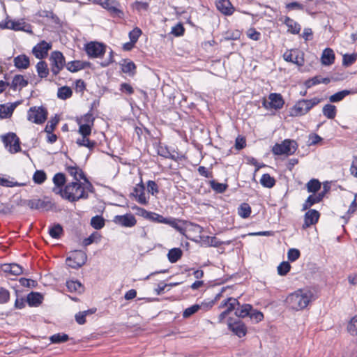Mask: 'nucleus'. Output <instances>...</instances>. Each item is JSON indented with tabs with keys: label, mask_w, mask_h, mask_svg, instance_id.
Returning <instances> with one entry per match:
<instances>
[{
	"label": "nucleus",
	"mask_w": 357,
	"mask_h": 357,
	"mask_svg": "<svg viewBox=\"0 0 357 357\" xmlns=\"http://www.w3.org/2000/svg\"><path fill=\"white\" fill-rule=\"evenodd\" d=\"M291 266L289 262L283 261L278 266V273L280 275H285L290 271Z\"/></svg>",
	"instance_id": "55"
},
{
	"label": "nucleus",
	"mask_w": 357,
	"mask_h": 357,
	"mask_svg": "<svg viewBox=\"0 0 357 357\" xmlns=\"http://www.w3.org/2000/svg\"><path fill=\"white\" fill-rule=\"evenodd\" d=\"M238 213L243 218H247L251 213V207L248 203H243L238 208Z\"/></svg>",
	"instance_id": "41"
},
{
	"label": "nucleus",
	"mask_w": 357,
	"mask_h": 357,
	"mask_svg": "<svg viewBox=\"0 0 357 357\" xmlns=\"http://www.w3.org/2000/svg\"><path fill=\"white\" fill-rule=\"evenodd\" d=\"M72 89L68 86H62L58 89L57 96L61 100H66L72 96Z\"/></svg>",
	"instance_id": "39"
},
{
	"label": "nucleus",
	"mask_w": 357,
	"mask_h": 357,
	"mask_svg": "<svg viewBox=\"0 0 357 357\" xmlns=\"http://www.w3.org/2000/svg\"><path fill=\"white\" fill-rule=\"evenodd\" d=\"M66 287L70 292H75L80 294L84 291V285L78 280L67 281Z\"/></svg>",
	"instance_id": "26"
},
{
	"label": "nucleus",
	"mask_w": 357,
	"mask_h": 357,
	"mask_svg": "<svg viewBox=\"0 0 357 357\" xmlns=\"http://www.w3.org/2000/svg\"><path fill=\"white\" fill-rule=\"evenodd\" d=\"M63 227L60 224H54L49 229L50 235L54 238H59L63 234Z\"/></svg>",
	"instance_id": "40"
},
{
	"label": "nucleus",
	"mask_w": 357,
	"mask_h": 357,
	"mask_svg": "<svg viewBox=\"0 0 357 357\" xmlns=\"http://www.w3.org/2000/svg\"><path fill=\"white\" fill-rule=\"evenodd\" d=\"M141 34L142 30L138 27H135L129 33L130 40L132 41V43H136Z\"/></svg>",
	"instance_id": "58"
},
{
	"label": "nucleus",
	"mask_w": 357,
	"mask_h": 357,
	"mask_svg": "<svg viewBox=\"0 0 357 357\" xmlns=\"http://www.w3.org/2000/svg\"><path fill=\"white\" fill-rule=\"evenodd\" d=\"M323 114L329 119H333L336 116V107L331 104H326L323 107Z\"/></svg>",
	"instance_id": "35"
},
{
	"label": "nucleus",
	"mask_w": 357,
	"mask_h": 357,
	"mask_svg": "<svg viewBox=\"0 0 357 357\" xmlns=\"http://www.w3.org/2000/svg\"><path fill=\"white\" fill-rule=\"evenodd\" d=\"M347 331L350 335H357V314L352 317L348 323Z\"/></svg>",
	"instance_id": "46"
},
{
	"label": "nucleus",
	"mask_w": 357,
	"mask_h": 357,
	"mask_svg": "<svg viewBox=\"0 0 357 357\" xmlns=\"http://www.w3.org/2000/svg\"><path fill=\"white\" fill-rule=\"evenodd\" d=\"M283 58L286 61L293 63L298 66L304 65V54L298 50H291L285 52Z\"/></svg>",
	"instance_id": "12"
},
{
	"label": "nucleus",
	"mask_w": 357,
	"mask_h": 357,
	"mask_svg": "<svg viewBox=\"0 0 357 357\" xmlns=\"http://www.w3.org/2000/svg\"><path fill=\"white\" fill-rule=\"evenodd\" d=\"M321 100L314 98L310 100H300L291 108L290 116H300L307 114L314 106L318 105Z\"/></svg>",
	"instance_id": "4"
},
{
	"label": "nucleus",
	"mask_w": 357,
	"mask_h": 357,
	"mask_svg": "<svg viewBox=\"0 0 357 357\" xmlns=\"http://www.w3.org/2000/svg\"><path fill=\"white\" fill-rule=\"evenodd\" d=\"M47 111L43 107H32L28 110L27 119L36 124L43 123L47 118Z\"/></svg>",
	"instance_id": "6"
},
{
	"label": "nucleus",
	"mask_w": 357,
	"mask_h": 357,
	"mask_svg": "<svg viewBox=\"0 0 357 357\" xmlns=\"http://www.w3.org/2000/svg\"><path fill=\"white\" fill-rule=\"evenodd\" d=\"M216 7L218 10L226 15H231L234 9L229 0H218Z\"/></svg>",
	"instance_id": "19"
},
{
	"label": "nucleus",
	"mask_w": 357,
	"mask_h": 357,
	"mask_svg": "<svg viewBox=\"0 0 357 357\" xmlns=\"http://www.w3.org/2000/svg\"><path fill=\"white\" fill-rule=\"evenodd\" d=\"M2 142L10 153H15L21 151L19 137L14 132H9L1 136Z\"/></svg>",
	"instance_id": "9"
},
{
	"label": "nucleus",
	"mask_w": 357,
	"mask_h": 357,
	"mask_svg": "<svg viewBox=\"0 0 357 357\" xmlns=\"http://www.w3.org/2000/svg\"><path fill=\"white\" fill-rule=\"evenodd\" d=\"M211 188L217 193H223L227 188L228 185L226 183H220L215 180L209 182Z\"/></svg>",
	"instance_id": "43"
},
{
	"label": "nucleus",
	"mask_w": 357,
	"mask_h": 357,
	"mask_svg": "<svg viewBox=\"0 0 357 357\" xmlns=\"http://www.w3.org/2000/svg\"><path fill=\"white\" fill-rule=\"evenodd\" d=\"M260 183L264 187L271 188L275 185V180L273 177L271 176L270 174H264L260 179Z\"/></svg>",
	"instance_id": "36"
},
{
	"label": "nucleus",
	"mask_w": 357,
	"mask_h": 357,
	"mask_svg": "<svg viewBox=\"0 0 357 357\" xmlns=\"http://www.w3.org/2000/svg\"><path fill=\"white\" fill-rule=\"evenodd\" d=\"M53 182L55 185L54 188H59L61 189V187L66 183V177L63 173H57L54 175L53 178Z\"/></svg>",
	"instance_id": "47"
},
{
	"label": "nucleus",
	"mask_w": 357,
	"mask_h": 357,
	"mask_svg": "<svg viewBox=\"0 0 357 357\" xmlns=\"http://www.w3.org/2000/svg\"><path fill=\"white\" fill-rule=\"evenodd\" d=\"M301 255V252L298 249L291 248L287 253L288 259L291 261H295Z\"/></svg>",
	"instance_id": "59"
},
{
	"label": "nucleus",
	"mask_w": 357,
	"mask_h": 357,
	"mask_svg": "<svg viewBox=\"0 0 357 357\" xmlns=\"http://www.w3.org/2000/svg\"><path fill=\"white\" fill-rule=\"evenodd\" d=\"M357 56L353 54H344L343 56L342 64L344 66H349L352 65L356 60Z\"/></svg>",
	"instance_id": "56"
},
{
	"label": "nucleus",
	"mask_w": 357,
	"mask_h": 357,
	"mask_svg": "<svg viewBox=\"0 0 357 357\" xmlns=\"http://www.w3.org/2000/svg\"><path fill=\"white\" fill-rule=\"evenodd\" d=\"M43 299V296L38 292H31L27 295L26 302L30 306H37L40 305Z\"/></svg>",
	"instance_id": "27"
},
{
	"label": "nucleus",
	"mask_w": 357,
	"mask_h": 357,
	"mask_svg": "<svg viewBox=\"0 0 357 357\" xmlns=\"http://www.w3.org/2000/svg\"><path fill=\"white\" fill-rule=\"evenodd\" d=\"M268 99L269 101L264 99L262 102V105L266 109L273 108L276 110L280 109L283 107L284 104L282 96L280 93H271L268 96Z\"/></svg>",
	"instance_id": "11"
},
{
	"label": "nucleus",
	"mask_w": 357,
	"mask_h": 357,
	"mask_svg": "<svg viewBox=\"0 0 357 357\" xmlns=\"http://www.w3.org/2000/svg\"><path fill=\"white\" fill-rule=\"evenodd\" d=\"M234 310L235 315L238 318L250 317L255 323H258L264 319V314L260 311L254 309L250 304H241L238 301V304L234 305Z\"/></svg>",
	"instance_id": "3"
},
{
	"label": "nucleus",
	"mask_w": 357,
	"mask_h": 357,
	"mask_svg": "<svg viewBox=\"0 0 357 357\" xmlns=\"http://www.w3.org/2000/svg\"><path fill=\"white\" fill-rule=\"evenodd\" d=\"M27 205L31 209H48L51 207V202H46L40 199H31L28 201Z\"/></svg>",
	"instance_id": "23"
},
{
	"label": "nucleus",
	"mask_w": 357,
	"mask_h": 357,
	"mask_svg": "<svg viewBox=\"0 0 357 357\" xmlns=\"http://www.w3.org/2000/svg\"><path fill=\"white\" fill-rule=\"evenodd\" d=\"M15 66L18 69H27L30 65L29 58L25 54H20L13 59Z\"/></svg>",
	"instance_id": "22"
},
{
	"label": "nucleus",
	"mask_w": 357,
	"mask_h": 357,
	"mask_svg": "<svg viewBox=\"0 0 357 357\" xmlns=\"http://www.w3.org/2000/svg\"><path fill=\"white\" fill-rule=\"evenodd\" d=\"M68 172L73 176L75 181H80L83 179L84 181H87V178L84 175V172L77 166H69L66 168Z\"/></svg>",
	"instance_id": "21"
},
{
	"label": "nucleus",
	"mask_w": 357,
	"mask_h": 357,
	"mask_svg": "<svg viewBox=\"0 0 357 357\" xmlns=\"http://www.w3.org/2000/svg\"><path fill=\"white\" fill-rule=\"evenodd\" d=\"M28 84V81L26 80L24 77L21 75H16L10 84V88L13 90H16L17 87L22 89L26 86Z\"/></svg>",
	"instance_id": "29"
},
{
	"label": "nucleus",
	"mask_w": 357,
	"mask_h": 357,
	"mask_svg": "<svg viewBox=\"0 0 357 357\" xmlns=\"http://www.w3.org/2000/svg\"><path fill=\"white\" fill-rule=\"evenodd\" d=\"M235 304H238V299L233 297L228 298L222 302L221 307H227V309L220 314L218 317L219 321H222L234 310Z\"/></svg>",
	"instance_id": "15"
},
{
	"label": "nucleus",
	"mask_w": 357,
	"mask_h": 357,
	"mask_svg": "<svg viewBox=\"0 0 357 357\" xmlns=\"http://www.w3.org/2000/svg\"><path fill=\"white\" fill-rule=\"evenodd\" d=\"M76 143L79 146L87 147L89 150H93L97 145V142L94 140H90L89 137L82 136L81 138H78Z\"/></svg>",
	"instance_id": "30"
},
{
	"label": "nucleus",
	"mask_w": 357,
	"mask_h": 357,
	"mask_svg": "<svg viewBox=\"0 0 357 357\" xmlns=\"http://www.w3.org/2000/svg\"><path fill=\"white\" fill-rule=\"evenodd\" d=\"M200 309V306L198 304L193 305L186 308L183 312V317L184 318H188L197 312Z\"/></svg>",
	"instance_id": "54"
},
{
	"label": "nucleus",
	"mask_w": 357,
	"mask_h": 357,
	"mask_svg": "<svg viewBox=\"0 0 357 357\" xmlns=\"http://www.w3.org/2000/svg\"><path fill=\"white\" fill-rule=\"evenodd\" d=\"M51 71L54 75H57L66 65L65 57L61 52L54 51L50 56Z\"/></svg>",
	"instance_id": "8"
},
{
	"label": "nucleus",
	"mask_w": 357,
	"mask_h": 357,
	"mask_svg": "<svg viewBox=\"0 0 357 357\" xmlns=\"http://www.w3.org/2000/svg\"><path fill=\"white\" fill-rule=\"evenodd\" d=\"M331 82V79L328 77L323 78L321 76H315L312 79L307 80L305 83V85L307 88H310L312 86L324 83L325 84H328Z\"/></svg>",
	"instance_id": "31"
},
{
	"label": "nucleus",
	"mask_w": 357,
	"mask_h": 357,
	"mask_svg": "<svg viewBox=\"0 0 357 357\" xmlns=\"http://www.w3.org/2000/svg\"><path fill=\"white\" fill-rule=\"evenodd\" d=\"M149 217L148 218V220H150L155 222L163 224L170 223L169 222L167 221L168 218H164L162 215H159L156 213L151 212V214H149Z\"/></svg>",
	"instance_id": "48"
},
{
	"label": "nucleus",
	"mask_w": 357,
	"mask_h": 357,
	"mask_svg": "<svg viewBox=\"0 0 357 357\" xmlns=\"http://www.w3.org/2000/svg\"><path fill=\"white\" fill-rule=\"evenodd\" d=\"M36 70L40 78H45L49 75L47 64L44 61H39L36 65Z\"/></svg>",
	"instance_id": "34"
},
{
	"label": "nucleus",
	"mask_w": 357,
	"mask_h": 357,
	"mask_svg": "<svg viewBox=\"0 0 357 357\" xmlns=\"http://www.w3.org/2000/svg\"><path fill=\"white\" fill-rule=\"evenodd\" d=\"M86 259L87 256L84 252L75 250L66 258V264L72 268L78 269L86 263Z\"/></svg>",
	"instance_id": "7"
},
{
	"label": "nucleus",
	"mask_w": 357,
	"mask_h": 357,
	"mask_svg": "<svg viewBox=\"0 0 357 357\" xmlns=\"http://www.w3.org/2000/svg\"><path fill=\"white\" fill-rule=\"evenodd\" d=\"M18 104V102H15L10 105H0V119L10 117Z\"/></svg>",
	"instance_id": "20"
},
{
	"label": "nucleus",
	"mask_w": 357,
	"mask_h": 357,
	"mask_svg": "<svg viewBox=\"0 0 357 357\" xmlns=\"http://www.w3.org/2000/svg\"><path fill=\"white\" fill-rule=\"evenodd\" d=\"M284 24L288 27V31L292 34H298L301 31L300 24L289 17H284Z\"/></svg>",
	"instance_id": "24"
},
{
	"label": "nucleus",
	"mask_w": 357,
	"mask_h": 357,
	"mask_svg": "<svg viewBox=\"0 0 357 357\" xmlns=\"http://www.w3.org/2000/svg\"><path fill=\"white\" fill-rule=\"evenodd\" d=\"M335 54L332 49L326 48L321 55V62L324 66H330L334 63Z\"/></svg>",
	"instance_id": "25"
},
{
	"label": "nucleus",
	"mask_w": 357,
	"mask_h": 357,
	"mask_svg": "<svg viewBox=\"0 0 357 357\" xmlns=\"http://www.w3.org/2000/svg\"><path fill=\"white\" fill-rule=\"evenodd\" d=\"M77 124L79 125L78 132L82 135V137H89L91 135L92 126L81 124L79 122H78Z\"/></svg>",
	"instance_id": "52"
},
{
	"label": "nucleus",
	"mask_w": 357,
	"mask_h": 357,
	"mask_svg": "<svg viewBox=\"0 0 357 357\" xmlns=\"http://www.w3.org/2000/svg\"><path fill=\"white\" fill-rule=\"evenodd\" d=\"M100 235L97 232L92 233L88 238H86L83 241V245L88 246L94 242H97L100 240Z\"/></svg>",
	"instance_id": "53"
},
{
	"label": "nucleus",
	"mask_w": 357,
	"mask_h": 357,
	"mask_svg": "<svg viewBox=\"0 0 357 357\" xmlns=\"http://www.w3.org/2000/svg\"><path fill=\"white\" fill-rule=\"evenodd\" d=\"M113 222L123 227H132L137 224V220L132 213L116 215L114 218Z\"/></svg>",
	"instance_id": "13"
},
{
	"label": "nucleus",
	"mask_w": 357,
	"mask_h": 357,
	"mask_svg": "<svg viewBox=\"0 0 357 357\" xmlns=\"http://www.w3.org/2000/svg\"><path fill=\"white\" fill-rule=\"evenodd\" d=\"M298 148L296 141L291 139H285L281 144H276L273 146L272 151L277 155H292Z\"/></svg>",
	"instance_id": "5"
},
{
	"label": "nucleus",
	"mask_w": 357,
	"mask_h": 357,
	"mask_svg": "<svg viewBox=\"0 0 357 357\" xmlns=\"http://www.w3.org/2000/svg\"><path fill=\"white\" fill-rule=\"evenodd\" d=\"M85 50L89 57L98 58L105 54L106 45L98 42H90L86 45Z\"/></svg>",
	"instance_id": "10"
},
{
	"label": "nucleus",
	"mask_w": 357,
	"mask_h": 357,
	"mask_svg": "<svg viewBox=\"0 0 357 357\" xmlns=\"http://www.w3.org/2000/svg\"><path fill=\"white\" fill-rule=\"evenodd\" d=\"M351 93V91L349 90H343L341 91H338L333 95L331 96L329 98V100L331 102H337L343 100L347 96Z\"/></svg>",
	"instance_id": "37"
},
{
	"label": "nucleus",
	"mask_w": 357,
	"mask_h": 357,
	"mask_svg": "<svg viewBox=\"0 0 357 357\" xmlns=\"http://www.w3.org/2000/svg\"><path fill=\"white\" fill-rule=\"evenodd\" d=\"M321 188V183L317 179H311L307 183V189L309 192L315 193Z\"/></svg>",
	"instance_id": "45"
},
{
	"label": "nucleus",
	"mask_w": 357,
	"mask_h": 357,
	"mask_svg": "<svg viewBox=\"0 0 357 357\" xmlns=\"http://www.w3.org/2000/svg\"><path fill=\"white\" fill-rule=\"evenodd\" d=\"M10 298V293L9 291L0 287V304L6 303Z\"/></svg>",
	"instance_id": "61"
},
{
	"label": "nucleus",
	"mask_w": 357,
	"mask_h": 357,
	"mask_svg": "<svg viewBox=\"0 0 357 357\" xmlns=\"http://www.w3.org/2000/svg\"><path fill=\"white\" fill-rule=\"evenodd\" d=\"M313 297V293L308 289H298L289 294L286 303L289 308L300 310L306 307Z\"/></svg>",
	"instance_id": "2"
},
{
	"label": "nucleus",
	"mask_w": 357,
	"mask_h": 357,
	"mask_svg": "<svg viewBox=\"0 0 357 357\" xmlns=\"http://www.w3.org/2000/svg\"><path fill=\"white\" fill-rule=\"evenodd\" d=\"M53 192L71 202H75L80 199H87L88 193L85 192L84 188L80 181H73L66 185L65 188L59 189L54 188Z\"/></svg>",
	"instance_id": "1"
},
{
	"label": "nucleus",
	"mask_w": 357,
	"mask_h": 357,
	"mask_svg": "<svg viewBox=\"0 0 357 357\" xmlns=\"http://www.w3.org/2000/svg\"><path fill=\"white\" fill-rule=\"evenodd\" d=\"M46 174L42 170H37L33 176V180L36 183L41 184L46 180Z\"/></svg>",
	"instance_id": "51"
},
{
	"label": "nucleus",
	"mask_w": 357,
	"mask_h": 357,
	"mask_svg": "<svg viewBox=\"0 0 357 357\" xmlns=\"http://www.w3.org/2000/svg\"><path fill=\"white\" fill-rule=\"evenodd\" d=\"M183 252L180 248H172L169 250L167 257L171 263H176L182 257Z\"/></svg>",
	"instance_id": "33"
},
{
	"label": "nucleus",
	"mask_w": 357,
	"mask_h": 357,
	"mask_svg": "<svg viewBox=\"0 0 357 357\" xmlns=\"http://www.w3.org/2000/svg\"><path fill=\"white\" fill-rule=\"evenodd\" d=\"M145 187L141 181L140 183L137 184L133 189V192L131 193V195L135 197L136 200L140 204L143 205H146L148 204V201L145 196Z\"/></svg>",
	"instance_id": "17"
},
{
	"label": "nucleus",
	"mask_w": 357,
	"mask_h": 357,
	"mask_svg": "<svg viewBox=\"0 0 357 357\" xmlns=\"http://www.w3.org/2000/svg\"><path fill=\"white\" fill-rule=\"evenodd\" d=\"M158 154L163 158H170L175 161H177L178 159V156L175 155L174 152L171 153L166 146L160 145L158 148Z\"/></svg>",
	"instance_id": "32"
},
{
	"label": "nucleus",
	"mask_w": 357,
	"mask_h": 357,
	"mask_svg": "<svg viewBox=\"0 0 357 357\" xmlns=\"http://www.w3.org/2000/svg\"><path fill=\"white\" fill-rule=\"evenodd\" d=\"M95 118L91 112H88L81 118L77 119V123H81V124L88 125L89 126H93Z\"/></svg>",
	"instance_id": "38"
},
{
	"label": "nucleus",
	"mask_w": 357,
	"mask_h": 357,
	"mask_svg": "<svg viewBox=\"0 0 357 357\" xmlns=\"http://www.w3.org/2000/svg\"><path fill=\"white\" fill-rule=\"evenodd\" d=\"M72 338H69V336H50V340L52 344H61L66 342Z\"/></svg>",
	"instance_id": "60"
},
{
	"label": "nucleus",
	"mask_w": 357,
	"mask_h": 357,
	"mask_svg": "<svg viewBox=\"0 0 357 357\" xmlns=\"http://www.w3.org/2000/svg\"><path fill=\"white\" fill-rule=\"evenodd\" d=\"M20 283L23 287H30V288L35 287L37 285L36 281L31 280V279L24 278H22L20 279Z\"/></svg>",
	"instance_id": "62"
},
{
	"label": "nucleus",
	"mask_w": 357,
	"mask_h": 357,
	"mask_svg": "<svg viewBox=\"0 0 357 357\" xmlns=\"http://www.w3.org/2000/svg\"><path fill=\"white\" fill-rule=\"evenodd\" d=\"M59 121V119L57 116H55L54 118H52L47 123L45 126V131L47 134H51L55 129L57 123Z\"/></svg>",
	"instance_id": "49"
},
{
	"label": "nucleus",
	"mask_w": 357,
	"mask_h": 357,
	"mask_svg": "<svg viewBox=\"0 0 357 357\" xmlns=\"http://www.w3.org/2000/svg\"><path fill=\"white\" fill-rule=\"evenodd\" d=\"M51 47L52 45L50 43L43 40L33 48L32 52L36 58L41 59L47 55V52Z\"/></svg>",
	"instance_id": "14"
},
{
	"label": "nucleus",
	"mask_w": 357,
	"mask_h": 357,
	"mask_svg": "<svg viewBox=\"0 0 357 357\" xmlns=\"http://www.w3.org/2000/svg\"><path fill=\"white\" fill-rule=\"evenodd\" d=\"M66 68L72 73H75L79 70L84 69V66L82 61L76 60L68 62L66 64Z\"/></svg>",
	"instance_id": "42"
},
{
	"label": "nucleus",
	"mask_w": 357,
	"mask_h": 357,
	"mask_svg": "<svg viewBox=\"0 0 357 357\" xmlns=\"http://www.w3.org/2000/svg\"><path fill=\"white\" fill-rule=\"evenodd\" d=\"M185 31V29L182 24L178 23L176 26L172 27V33L176 36H183Z\"/></svg>",
	"instance_id": "63"
},
{
	"label": "nucleus",
	"mask_w": 357,
	"mask_h": 357,
	"mask_svg": "<svg viewBox=\"0 0 357 357\" xmlns=\"http://www.w3.org/2000/svg\"><path fill=\"white\" fill-rule=\"evenodd\" d=\"M136 68L135 64L132 61L127 62L122 65L121 70L125 73H135V70Z\"/></svg>",
	"instance_id": "57"
},
{
	"label": "nucleus",
	"mask_w": 357,
	"mask_h": 357,
	"mask_svg": "<svg viewBox=\"0 0 357 357\" xmlns=\"http://www.w3.org/2000/svg\"><path fill=\"white\" fill-rule=\"evenodd\" d=\"M324 190L317 194V195H310L308 197V201L309 202H312L314 204H316V203H319L320 202L322 199L324 198V195H325V193L327 192L328 189H327V187L326 186H324Z\"/></svg>",
	"instance_id": "50"
},
{
	"label": "nucleus",
	"mask_w": 357,
	"mask_h": 357,
	"mask_svg": "<svg viewBox=\"0 0 357 357\" xmlns=\"http://www.w3.org/2000/svg\"><path fill=\"white\" fill-rule=\"evenodd\" d=\"M91 225L96 229H100L105 226V220L102 216L96 215L91 218Z\"/></svg>",
	"instance_id": "44"
},
{
	"label": "nucleus",
	"mask_w": 357,
	"mask_h": 357,
	"mask_svg": "<svg viewBox=\"0 0 357 357\" xmlns=\"http://www.w3.org/2000/svg\"><path fill=\"white\" fill-rule=\"evenodd\" d=\"M319 218V213L314 210L310 209L307 211L304 216V224L303 228L305 229L317 222Z\"/></svg>",
	"instance_id": "18"
},
{
	"label": "nucleus",
	"mask_w": 357,
	"mask_h": 357,
	"mask_svg": "<svg viewBox=\"0 0 357 357\" xmlns=\"http://www.w3.org/2000/svg\"><path fill=\"white\" fill-rule=\"evenodd\" d=\"M228 327L236 335H246L247 333V328L245 324L240 319L233 320L229 319Z\"/></svg>",
	"instance_id": "16"
},
{
	"label": "nucleus",
	"mask_w": 357,
	"mask_h": 357,
	"mask_svg": "<svg viewBox=\"0 0 357 357\" xmlns=\"http://www.w3.org/2000/svg\"><path fill=\"white\" fill-rule=\"evenodd\" d=\"M147 188L148 192L153 195L157 194L159 192L158 187L156 183L153 181H149L147 182Z\"/></svg>",
	"instance_id": "64"
},
{
	"label": "nucleus",
	"mask_w": 357,
	"mask_h": 357,
	"mask_svg": "<svg viewBox=\"0 0 357 357\" xmlns=\"http://www.w3.org/2000/svg\"><path fill=\"white\" fill-rule=\"evenodd\" d=\"M115 2L112 0H100V4L114 15H119L121 10L114 6Z\"/></svg>",
	"instance_id": "28"
}]
</instances>
